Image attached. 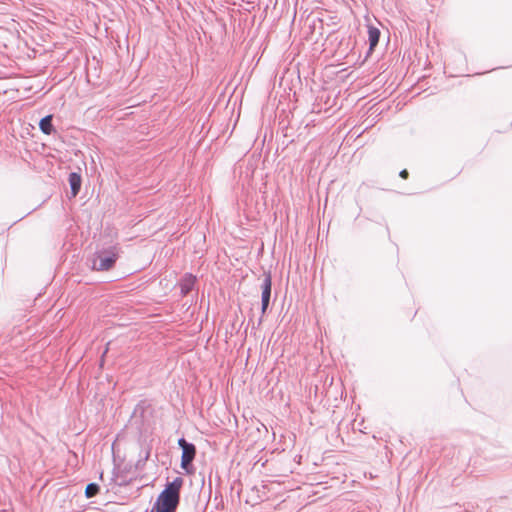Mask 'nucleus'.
Wrapping results in <instances>:
<instances>
[{
  "label": "nucleus",
  "instance_id": "nucleus-4",
  "mask_svg": "<svg viewBox=\"0 0 512 512\" xmlns=\"http://www.w3.org/2000/svg\"><path fill=\"white\" fill-rule=\"evenodd\" d=\"M271 287H272V278L271 275L265 274V277L263 279L261 289V311L262 314H264L268 308L270 297H271Z\"/></svg>",
  "mask_w": 512,
  "mask_h": 512
},
{
  "label": "nucleus",
  "instance_id": "nucleus-9",
  "mask_svg": "<svg viewBox=\"0 0 512 512\" xmlns=\"http://www.w3.org/2000/svg\"><path fill=\"white\" fill-rule=\"evenodd\" d=\"M99 492V486L96 483H90L85 489V495L87 498L94 497Z\"/></svg>",
  "mask_w": 512,
  "mask_h": 512
},
{
  "label": "nucleus",
  "instance_id": "nucleus-10",
  "mask_svg": "<svg viewBox=\"0 0 512 512\" xmlns=\"http://www.w3.org/2000/svg\"><path fill=\"white\" fill-rule=\"evenodd\" d=\"M407 175H408L407 170H402V171L400 172V176H401L402 178H406V177H407Z\"/></svg>",
  "mask_w": 512,
  "mask_h": 512
},
{
  "label": "nucleus",
  "instance_id": "nucleus-1",
  "mask_svg": "<svg viewBox=\"0 0 512 512\" xmlns=\"http://www.w3.org/2000/svg\"><path fill=\"white\" fill-rule=\"evenodd\" d=\"M182 484L183 479L181 477H176L168 483L158 496L153 510H156V512H174L179 503V492Z\"/></svg>",
  "mask_w": 512,
  "mask_h": 512
},
{
  "label": "nucleus",
  "instance_id": "nucleus-3",
  "mask_svg": "<svg viewBox=\"0 0 512 512\" xmlns=\"http://www.w3.org/2000/svg\"><path fill=\"white\" fill-rule=\"evenodd\" d=\"M178 445L182 449L181 468L186 470L195 458L196 448L194 444L187 442L184 438L178 440Z\"/></svg>",
  "mask_w": 512,
  "mask_h": 512
},
{
  "label": "nucleus",
  "instance_id": "nucleus-2",
  "mask_svg": "<svg viewBox=\"0 0 512 512\" xmlns=\"http://www.w3.org/2000/svg\"><path fill=\"white\" fill-rule=\"evenodd\" d=\"M117 257L118 254L115 249L98 252L93 259L92 268L98 271L109 270L114 265Z\"/></svg>",
  "mask_w": 512,
  "mask_h": 512
},
{
  "label": "nucleus",
  "instance_id": "nucleus-7",
  "mask_svg": "<svg viewBox=\"0 0 512 512\" xmlns=\"http://www.w3.org/2000/svg\"><path fill=\"white\" fill-rule=\"evenodd\" d=\"M380 31L373 26L368 27V40L370 49H373L379 42Z\"/></svg>",
  "mask_w": 512,
  "mask_h": 512
},
{
  "label": "nucleus",
  "instance_id": "nucleus-8",
  "mask_svg": "<svg viewBox=\"0 0 512 512\" xmlns=\"http://www.w3.org/2000/svg\"><path fill=\"white\" fill-rule=\"evenodd\" d=\"M39 127H40V130L46 134V135H49L51 134L52 130H53V126H52V116L51 115H47L45 117H43L40 122H39Z\"/></svg>",
  "mask_w": 512,
  "mask_h": 512
},
{
  "label": "nucleus",
  "instance_id": "nucleus-6",
  "mask_svg": "<svg viewBox=\"0 0 512 512\" xmlns=\"http://www.w3.org/2000/svg\"><path fill=\"white\" fill-rule=\"evenodd\" d=\"M69 184L72 192V196H76L81 188V176L75 172L69 175Z\"/></svg>",
  "mask_w": 512,
  "mask_h": 512
},
{
  "label": "nucleus",
  "instance_id": "nucleus-5",
  "mask_svg": "<svg viewBox=\"0 0 512 512\" xmlns=\"http://www.w3.org/2000/svg\"><path fill=\"white\" fill-rule=\"evenodd\" d=\"M196 277L192 274H186L180 281V289L183 295L189 293L195 284Z\"/></svg>",
  "mask_w": 512,
  "mask_h": 512
}]
</instances>
